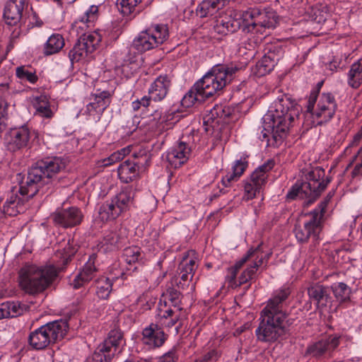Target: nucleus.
I'll use <instances>...</instances> for the list:
<instances>
[{"instance_id": "f257e3e1", "label": "nucleus", "mask_w": 362, "mask_h": 362, "mask_svg": "<svg viewBox=\"0 0 362 362\" xmlns=\"http://www.w3.org/2000/svg\"><path fill=\"white\" fill-rule=\"evenodd\" d=\"M278 20L274 11L260 12L256 9L243 12L230 11L216 19L214 28L217 33L221 35L233 33L240 29L246 33L267 35V30L274 29Z\"/></svg>"}, {"instance_id": "f03ea898", "label": "nucleus", "mask_w": 362, "mask_h": 362, "mask_svg": "<svg viewBox=\"0 0 362 362\" xmlns=\"http://www.w3.org/2000/svg\"><path fill=\"white\" fill-rule=\"evenodd\" d=\"M299 110L287 95L278 98L264 115L262 137L272 145H278L286 137L290 125L298 117Z\"/></svg>"}, {"instance_id": "7ed1b4c3", "label": "nucleus", "mask_w": 362, "mask_h": 362, "mask_svg": "<svg viewBox=\"0 0 362 362\" xmlns=\"http://www.w3.org/2000/svg\"><path fill=\"white\" fill-rule=\"evenodd\" d=\"M290 295L288 288L276 291L261 312V321L255 331L258 340L264 342L276 341L285 332L286 318V300Z\"/></svg>"}, {"instance_id": "20e7f679", "label": "nucleus", "mask_w": 362, "mask_h": 362, "mask_svg": "<svg viewBox=\"0 0 362 362\" xmlns=\"http://www.w3.org/2000/svg\"><path fill=\"white\" fill-rule=\"evenodd\" d=\"M62 269L52 264L26 265L19 272L20 288L30 295L40 293L53 283Z\"/></svg>"}, {"instance_id": "39448f33", "label": "nucleus", "mask_w": 362, "mask_h": 362, "mask_svg": "<svg viewBox=\"0 0 362 362\" xmlns=\"http://www.w3.org/2000/svg\"><path fill=\"white\" fill-rule=\"evenodd\" d=\"M239 68L234 64L214 66L195 83V88L201 90L206 99L223 90L234 78Z\"/></svg>"}, {"instance_id": "423d86ee", "label": "nucleus", "mask_w": 362, "mask_h": 362, "mask_svg": "<svg viewBox=\"0 0 362 362\" xmlns=\"http://www.w3.org/2000/svg\"><path fill=\"white\" fill-rule=\"evenodd\" d=\"M68 329L69 325L66 320H59L47 322L30 333L28 344L33 349H45L64 339Z\"/></svg>"}, {"instance_id": "0eeeda50", "label": "nucleus", "mask_w": 362, "mask_h": 362, "mask_svg": "<svg viewBox=\"0 0 362 362\" xmlns=\"http://www.w3.org/2000/svg\"><path fill=\"white\" fill-rule=\"evenodd\" d=\"M319 90L311 91L308 100L307 111L311 114L315 125H322L333 118L337 109L334 96L322 93L317 99Z\"/></svg>"}, {"instance_id": "6e6552de", "label": "nucleus", "mask_w": 362, "mask_h": 362, "mask_svg": "<svg viewBox=\"0 0 362 362\" xmlns=\"http://www.w3.org/2000/svg\"><path fill=\"white\" fill-rule=\"evenodd\" d=\"M327 201L320 202L317 207L308 214H305V220L303 226H296L294 233L298 241L306 243L311 238L315 244L320 240L322 218L326 211Z\"/></svg>"}, {"instance_id": "1a4fd4ad", "label": "nucleus", "mask_w": 362, "mask_h": 362, "mask_svg": "<svg viewBox=\"0 0 362 362\" xmlns=\"http://www.w3.org/2000/svg\"><path fill=\"white\" fill-rule=\"evenodd\" d=\"M135 192L132 186L124 187L110 202H105L99 209L103 221L116 219L122 213L129 210L134 204Z\"/></svg>"}, {"instance_id": "9d476101", "label": "nucleus", "mask_w": 362, "mask_h": 362, "mask_svg": "<svg viewBox=\"0 0 362 362\" xmlns=\"http://www.w3.org/2000/svg\"><path fill=\"white\" fill-rule=\"evenodd\" d=\"M169 37L167 25L154 24L143 30L133 40L132 46L140 52L158 47Z\"/></svg>"}, {"instance_id": "9b49d317", "label": "nucleus", "mask_w": 362, "mask_h": 362, "mask_svg": "<svg viewBox=\"0 0 362 362\" xmlns=\"http://www.w3.org/2000/svg\"><path fill=\"white\" fill-rule=\"evenodd\" d=\"M270 256V252L264 253L263 252L261 244L255 248H250L244 256L247 264L239 277V285L254 279L258 270H262L267 267Z\"/></svg>"}, {"instance_id": "f8f14e48", "label": "nucleus", "mask_w": 362, "mask_h": 362, "mask_svg": "<svg viewBox=\"0 0 362 362\" xmlns=\"http://www.w3.org/2000/svg\"><path fill=\"white\" fill-rule=\"evenodd\" d=\"M17 190L21 196H24L28 199L33 197L38 192L44 194L52 192L51 187L47 185L42 178L41 171L37 170L35 165L28 170L26 178L20 182Z\"/></svg>"}, {"instance_id": "ddd939ff", "label": "nucleus", "mask_w": 362, "mask_h": 362, "mask_svg": "<svg viewBox=\"0 0 362 362\" xmlns=\"http://www.w3.org/2000/svg\"><path fill=\"white\" fill-rule=\"evenodd\" d=\"M274 166V161L269 159L254 170L250 180L245 182L244 187L245 196L247 199H253L257 193L260 192L267 182L268 173Z\"/></svg>"}, {"instance_id": "4468645a", "label": "nucleus", "mask_w": 362, "mask_h": 362, "mask_svg": "<svg viewBox=\"0 0 362 362\" xmlns=\"http://www.w3.org/2000/svg\"><path fill=\"white\" fill-rule=\"evenodd\" d=\"M34 165L37 170L41 171L46 184L53 190L54 187L59 182L57 175L65 168L66 163L62 158L52 157L39 160Z\"/></svg>"}, {"instance_id": "2eb2a0df", "label": "nucleus", "mask_w": 362, "mask_h": 362, "mask_svg": "<svg viewBox=\"0 0 362 362\" xmlns=\"http://www.w3.org/2000/svg\"><path fill=\"white\" fill-rule=\"evenodd\" d=\"M54 223L63 228L76 226L83 221V214L81 210L76 206L57 210L51 215Z\"/></svg>"}, {"instance_id": "dca6fc26", "label": "nucleus", "mask_w": 362, "mask_h": 362, "mask_svg": "<svg viewBox=\"0 0 362 362\" xmlns=\"http://www.w3.org/2000/svg\"><path fill=\"white\" fill-rule=\"evenodd\" d=\"M195 255L194 251H189L180 262L178 271L181 280L179 282H177V279L174 280L178 288H184L186 286L185 282L192 281L194 272L198 267L197 259Z\"/></svg>"}, {"instance_id": "f3484780", "label": "nucleus", "mask_w": 362, "mask_h": 362, "mask_svg": "<svg viewBox=\"0 0 362 362\" xmlns=\"http://www.w3.org/2000/svg\"><path fill=\"white\" fill-rule=\"evenodd\" d=\"M28 0H8L5 4L3 17L8 25L18 26L23 17Z\"/></svg>"}, {"instance_id": "a211bd4d", "label": "nucleus", "mask_w": 362, "mask_h": 362, "mask_svg": "<svg viewBox=\"0 0 362 362\" xmlns=\"http://www.w3.org/2000/svg\"><path fill=\"white\" fill-rule=\"evenodd\" d=\"M33 136H36L35 132L30 131L27 126L13 129L7 138L8 148L13 151L24 148Z\"/></svg>"}, {"instance_id": "6ab92c4d", "label": "nucleus", "mask_w": 362, "mask_h": 362, "mask_svg": "<svg viewBox=\"0 0 362 362\" xmlns=\"http://www.w3.org/2000/svg\"><path fill=\"white\" fill-rule=\"evenodd\" d=\"M191 153V147L187 143L179 141L168 151L166 158L170 164L177 168L188 160Z\"/></svg>"}, {"instance_id": "aec40b11", "label": "nucleus", "mask_w": 362, "mask_h": 362, "mask_svg": "<svg viewBox=\"0 0 362 362\" xmlns=\"http://www.w3.org/2000/svg\"><path fill=\"white\" fill-rule=\"evenodd\" d=\"M16 187H13L8 194L3 205V212L10 216H16L25 210V204L28 201L24 196L19 197Z\"/></svg>"}, {"instance_id": "412c9836", "label": "nucleus", "mask_w": 362, "mask_h": 362, "mask_svg": "<svg viewBox=\"0 0 362 362\" xmlns=\"http://www.w3.org/2000/svg\"><path fill=\"white\" fill-rule=\"evenodd\" d=\"M96 259V255H91L83 269L77 274L74 279L70 281V286L74 288L78 289L86 284L90 282L94 277L96 272L95 266V261Z\"/></svg>"}, {"instance_id": "4be33fe9", "label": "nucleus", "mask_w": 362, "mask_h": 362, "mask_svg": "<svg viewBox=\"0 0 362 362\" xmlns=\"http://www.w3.org/2000/svg\"><path fill=\"white\" fill-rule=\"evenodd\" d=\"M165 340L163 329L156 323H151L142 331V342L149 348L161 346Z\"/></svg>"}, {"instance_id": "5701e85b", "label": "nucleus", "mask_w": 362, "mask_h": 362, "mask_svg": "<svg viewBox=\"0 0 362 362\" xmlns=\"http://www.w3.org/2000/svg\"><path fill=\"white\" fill-rule=\"evenodd\" d=\"M322 192H318V189H314L310 182H303L298 180L290 189L286 194L288 199H295L296 198L304 199L307 197H316Z\"/></svg>"}, {"instance_id": "b1692460", "label": "nucleus", "mask_w": 362, "mask_h": 362, "mask_svg": "<svg viewBox=\"0 0 362 362\" xmlns=\"http://www.w3.org/2000/svg\"><path fill=\"white\" fill-rule=\"evenodd\" d=\"M171 81L167 75H161L151 83L148 89V95L154 101L164 99L169 90Z\"/></svg>"}, {"instance_id": "393cba45", "label": "nucleus", "mask_w": 362, "mask_h": 362, "mask_svg": "<svg viewBox=\"0 0 362 362\" xmlns=\"http://www.w3.org/2000/svg\"><path fill=\"white\" fill-rule=\"evenodd\" d=\"M339 344V337L337 336H329L322 339L308 347L307 351L313 356H320L327 351L336 349Z\"/></svg>"}, {"instance_id": "a878e982", "label": "nucleus", "mask_w": 362, "mask_h": 362, "mask_svg": "<svg viewBox=\"0 0 362 362\" xmlns=\"http://www.w3.org/2000/svg\"><path fill=\"white\" fill-rule=\"evenodd\" d=\"M182 308H163V305H159L156 315V323L160 327L170 328L174 326L180 319V313Z\"/></svg>"}, {"instance_id": "bb28decb", "label": "nucleus", "mask_w": 362, "mask_h": 362, "mask_svg": "<svg viewBox=\"0 0 362 362\" xmlns=\"http://www.w3.org/2000/svg\"><path fill=\"white\" fill-rule=\"evenodd\" d=\"M117 171L119 180L124 183L133 182L139 176V165L129 160L122 163L118 167Z\"/></svg>"}, {"instance_id": "cd10ccee", "label": "nucleus", "mask_w": 362, "mask_h": 362, "mask_svg": "<svg viewBox=\"0 0 362 362\" xmlns=\"http://www.w3.org/2000/svg\"><path fill=\"white\" fill-rule=\"evenodd\" d=\"M99 16V6L96 5L90 6L79 18L74 21L72 28L74 30L84 29L93 25V23L98 20Z\"/></svg>"}, {"instance_id": "c85d7f7f", "label": "nucleus", "mask_w": 362, "mask_h": 362, "mask_svg": "<svg viewBox=\"0 0 362 362\" xmlns=\"http://www.w3.org/2000/svg\"><path fill=\"white\" fill-rule=\"evenodd\" d=\"M230 0H204L197 8V14L201 18L213 16L223 8Z\"/></svg>"}, {"instance_id": "c756f323", "label": "nucleus", "mask_w": 362, "mask_h": 362, "mask_svg": "<svg viewBox=\"0 0 362 362\" xmlns=\"http://www.w3.org/2000/svg\"><path fill=\"white\" fill-rule=\"evenodd\" d=\"M278 61V57L274 52H269L257 63L255 74L260 77L270 73Z\"/></svg>"}, {"instance_id": "7c9ffc66", "label": "nucleus", "mask_w": 362, "mask_h": 362, "mask_svg": "<svg viewBox=\"0 0 362 362\" xmlns=\"http://www.w3.org/2000/svg\"><path fill=\"white\" fill-rule=\"evenodd\" d=\"M347 83L354 88H358L362 84V59L354 62L347 73Z\"/></svg>"}, {"instance_id": "2f4dec72", "label": "nucleus", "mask_w": 362, "mask_h": 362, "mask_svg": "<svg viewBox=\"0 0 362 362\" xmlns=\"http://www.w3.org/2000/svg\"><path fill=\"white\" fill-rule=\"evenodd\" d=\"M181 302V293L173 287H169L163 293L159 305H163V308H168V305L173 306V309L181 308L180 303Z\"/></svg>"}, {"instance_id": "473e14b6", "label": "nucleus", "mask_w": 362, "mask_h": 362, "mask_svg": "<svg viewBox=\"0 0 362 362\" xmlns=\"http://www.w3.org/2000/svg\"><path fill=\"white\" fill-rule=\"evenodd\" d=\"M325 171L321 168L317 167L309 170L305 175V178L308 182H310L314 189H318V192H322L329 182V180L326 182H320V180L324 176Z\"/></svg>"}, {"instance_id": "72a5a7b5", "label": "nucleus", "mask_w": 362, "mask_h": 362, "mask_svg": "<svg viewBox=\"0 0 362 362\" xmlns=\"http://www.w3.org/2000/svg\"><path fill=\"white\" fill-rule=\"evenodd\" d=\"M64 46V40L59 34L52 35L47 40L44 54L45 55H52L58 53Z\"/></svg>"}, {"instance_id": "f704fd0d", "label": "nucleus", "mask_w": 362, "mask_h": 362, "mask_svg": "<svg viewBox=\"0 0 362 362\" xmlns=\"http://www.w3.org/2000/svg\"><path fill=\"white\" fill-rule=\"evenodd\" d=\"M308 294L310 298L317 305L323 300H327L329 298V293L327 288L320 284H315L308 288Z\"/></svg>"}, {"instance_id": "c9c22d12", "label": "nucleus", "mask_w": 362, "mask_h": 362, "mask_svg": "<svg viewBox=\"0 0 362 362\" xmlns=\"http://www.w3.org/2000/svg\"><path fill=\"white\" fill-rule=\"evenodd\" d=\"M124 238L117 231H111L106 234L102 241V247L104 250H113L118 248L122 243Z\"/></svg>"}, {"instance_id": "e433bc0d", "label": "nucleus", "mask_w": 362, "mask_h": 362, "mask_svg": "<svg viewBox=\"0 0 362 362\" xmlns=\"http://www.w3.org/2000/svg\"><path fill=\"white\" fill-rule=\"evenodd\" d=\"M103 344L108 349L113 350L115 352L118 347L124 344L122 332L116 329L111 330L108 334L107 338Z\"/></svg>"}, {"instance_id": "4c0bfd02", "label": "nucleus", "mask_w": 362, "mask_h": 362, "mask_svg": "<svg viewBox=\"0 0 362 362\" xmlns=\"http://www.w3.org/2000/svg\"><path fill=\"white\" fill-rule=\"evenodd\" d=\"M202 91L195 88V84L184 95L181 100L182 105L185 107H192L195 102H203L206 100L205 97L201 94Z\"/></svg>"}, {"instance_id": "58836bf2", "label": "nucleus", "mask_w": 362, "mask_h": 362, "mask_svg": "<svg viewBox=\"0 0 362 362\" xmlns=\"http://www.w3.org/2000/svg\"><path fill=\"white\" fill-rule=\"evenodd\" d=\"M80 41L86 47L90 53L94 52L101 41V36L96 32L82 33L79 37Z\"/></svg>"}, {"instance_id": "ea45409f", "label": "nucleus", "mask_w": 362, "mask_h": 362, "mask_svg": "<svg viewBox=\"0 0 362 362\" xmlns=\"http://www.w3.org/2000/svg\"><path fill=\"white\" fill-rule=\"evenodd\" d=\"M16 75L21 81L29 82L32 84H35L38 80L35 71L31 67L26 66L17 67L16 69Z\"/></svg>"}, {"instance_id": "a19ab883", "label": "nucleus", "mask_w": 362, "mask_h": 362, "mask_svg": "<svg viewBox=\"0 0 362 362\" xmlns=\"http://www.w3.org/2000/svg\"><path fill=\"white\" fill-rule=\"evenodd\" d=\"M89 53L90 52L88 51L84 43L83 44L78 39L74 47L69 51V57L73 64L74 62L85 59Z\"/></svg>"}, {"instance_id": "79ce46f5", "label": "nucleus", "mask_w": 362, "mask_h": 362, "mask_svg": "<svg viewBox=\"0 0 362 362\" xmlns=\"http://www.w3.org/2000/svg\"><path fill=\"white\" fill-rule=\"evenodd\" d=\"M115 355L113 350L108 349L103 343L99 344L92 356V362H108Z\"/></svg>"}, {"instance_id": "37998d69", "label": "nucleus", "mask_w": 362, "mask_h": 362, "mask_svg": "<svg viewBox=\"0 0 362 362\" xmlns=\"http://www.w3.org/2000/svg\"><path fill=\"white\" fill-rule=\"evenodd\" d=\"M33 105L37 113L44 117L49 118L52 116V112L49 107V102L45 96L37 97L35 99Z\"/></svg>"}, {"instance_id": "c03bdc74", "label": "nucleus", "mask_w": 362, "mask_h": 362, "mask_svg": "<svg viewBox=\"0 0 362 362\" xmlns=\"http://www.w3.org/2000/svg\"><path fill=\"white\" fill-rule=\"evenodd\" d=\"M335 298L340 302H345L350 298L351 288L343 282L334 283L331 286Z\"/></svg>"}, {"instance_id": "a18cd8bd", "label": "nucleus", "mask_w": 362, "mask_h": 362, "mask_svg": "<svg viewBox=\"0 0 362 362\" xmlns=\"http://www.w3.org/2000/svg\"><path fill=\"white\" fill-rule=\"evenodd\" d=\"M110 93L109 91L103 90L98 93H94L91 95L90 100L94 102L99 111H104L110 104Z\"/></svg>"}, {"instance_id": "49530a36", "label": "nucleus", "mask_w": 362, "mask_h": 362, "mask_svg": "<svg viewBox=\"0 0 362 362\" xmlns=\"http://www.w3.org/2000/svg\"><path fill=\"white\" fill-rule=\"evenodd\" d=\"M10 317H16L28 311L30 306L18 301L6 302Z\"/></svg>"}, {"instance_id": "de8ad7c7", "label": "nucleus", "mask_w": 362, "mask_h": 362, "mask_svg": "<svg viewBox=\"0 0 362 362\" xmlns=\"http://www.w3.org/2000/svg\"><path fill=\"white\" fill-rule=\"evenodd\" d=\"M141 0H117V7L124 16L133 13Z\"/></svg>"}, {"instance_id": "09e8293b", "label": "nucleus", "mask_w": 362, "mask_h": 362, "mask_svg": "<svg viewBox=\"0 0 362 362\" xmlns=\"http://www.w3.org/2000/svg\"><path fill=\"white\" fill-rule=\"evenodd\" d=\"M141 255V249L136 246H132L124 250L122 257L127 264H131L138 262Z\"/></svg>"}, {"instance_id": "8fccbe9b", "label": "nucleus", "mask_w": 362, "mask_h": 362, "mask_svg": "<svg viewBox=\"0 0 362 362\" xmlns=\"http://www.w3.org/2000/svg\"><path fill=\"white\" fill-rule=\"evenodd\" d=\"M112 284L109 279H101L98 281L97 295L100 298H107L112 291Z\"/></svg>"}, {"instance_id": "3c124183", "label": "nucleus", "mask_w": 362, "mask_h": 362, "mask_svg": "<svg viewBox=\"0 0 362 362\" xmlns=\"http://www.w3.org/2000/svg\"><path fill=\"white\" fill-rule=\"evenodd\" d=\"M247 264V262L246 261L245 257H243L240 260L237 262L235 265L228 270V274L226 276V281L228 282L230 286H233L235 284V278L239 269L245 264Z\"/></svg>"}, {"instance_id": "603ef678", "label": "nucleus", "mask_w": 362, "mask_h": 362, "mask_svg": "<svg viewBox=\"0 0 362 362\" xmlns=\"http://www.w3.org/2000/svg\"><path fill=\"white\" fill-rule=\"evenodd\" d=\"M247 167V161L246 160V158H241L235 161V163L233 165L232 170L235 173V174L238 175L240 177L243 175Z\"/></svg>"}, {"instance_id": "864d4df0", "label": "nucleus", "mask_w": 362, "mask_h": 362, "mask_svg": "<svg viewBox=\"0 0 362 362\" xmlns=\"http://www.w3.org/2000/svg\"><path fill=\"white\" fill-rule=\"evenodd\" d=\"M152 99L148 96H144L140 100H136L132 103V107L134 111L139 110L141 107H147Z\"/></svg>"}, {"instance_id": "5fc2aeb1", "label": "nucleus", "mask_w": 362, "mask_h": 362, "mask_svg": "<svg viewBox=\"0 0 362 362\" xmlns=\"http://www.w3.org/2000/svg\"><path fill=\"white\" fill-rule=\"evenodd\" d=\"M239 179V176L232 170V172L228 173L221 180L222 184L225 187H228L230 185L232 182H235Z\"/></svg>"}, {"instance_id": "6e6d98bb", "label": "nucleus", "mask_w": 362, "mask_h": 362, "mask_svg": "<svg viewBox=\"0 0 362 362\" xmlns=\"http://www.w3.org/2000/svg\"><path fill=\"white\" fill-rule=\"evenodd\" d=\"M98 108L99 107H98V105H96L94 102L91 101L86 105V112L88 115L94 116L95 115H98L99 117L100 115H101L104 111H99Z\"/></svg>"}, {"instance_id": "4d7b16f0", "label": "nucleus", "mask_w": 362, "mask_h": 362, "mask_svg": "<svg viewBox=\"0 0 362 362\" xmlns=\"http://www.w3.org/2000/svg\"><path fill=\"white\" fill-rule=\"evenodd\" d=\"M122 154L119 152H114L107 159L104 160L105 165H112L117 161L122 160Z\"/></svg>"}, {"instance_id": "13d9d810", "label": "nucleus", "mask_w": 362, "mask_h": 362, "mask_svg": "<svg viewBox=\"0 0 362 362\" xmlns=\"http://www.w3.org/2000/svg\"><path fill=\"white\" fill-rule=\"evenodd\" d=\"M176 356L175 351H170L164 354L159 362H175Z\"/></svg>"}, {"instance_id": "bf43d9fd", "label": "nucleus", "mask_w": 362, "mask_h": 362, "mask_svg": "<svg viewBox=\"0 0 362 362\" xmlns=\"http://www.w3.org/2000/svg\"><path fill=\"white\" fill-rule=\"evenodd\" d=\"M329 69L332 71H336L338 69H342L341 62L338 59H333V60L329 64Z\"/></svg>"}, {"instance_id": "052dcab7", "label": "nucleus", "mask_w": 362, "mask_h": 362, "mask_svg": "<svg viewBox=\"0 0 362 362\" xmlns=\"http://www.w3.org/2000/svg\"><path fill=\"white\" fill-rule=\"evenodd\" d=\"M76 250L74 248H71L69 247L68 248L64 249V262L66 264L68 262V261L70 259V258L75 254Z\"/></svg>"}, {"instance_id": "680f3d73", "label": "nucleus", "mask_w": 362, "mask_h": 362, "mask_svg": "<svg viewBox=\"0 0 362 362\" xmlns=\"http://www.w3.org/2000/svg\"><path fill=\"white\" fill-rule=\"evenodd\" d=\"M10 317L7 303H3L0 305V320Z\"/></svg>"}, {"instance_id": "e2e57ef3", "label": "nucleus", "mask_w": 362, "mask_h": 362, "mask_svg": "<svg viewBox=\"0 0 362 362\" xmlns=\"http://www.w3.org/2000/svg\"><path fill=\"white\" fill-rule=\"evenodd\" d=\"M21 22L18 26H14V30L11 33V40L12 42H15L21 35Z\"/></svg>"}, {"instance_id": "0e129e2a", "label": "nucleus", "mask_w": 362, "mask_h": 362, "mask_svg": "<svg viewBox=\"0 0 362 362\" xmlns=\"http://www.w3.org/2000/svg\"><path fill=\"white\" fill-rule=\"evenodd\" d=\"M217 352L215 350H211L206 354L203 357L202 362H209L214 360L216 358Z\"/></svg>"}, {"instance_id": "69168bd1", "label": "nucleus", "mask_w": 362, "mask_h": 362, "mask_svg": "<svg viewBox=\"0 0 362 362\" xmlns=\"http://www.w3.org/2000/svg\"><path fill=\"white\" fill-rule=\"evenodd\" d=\"M8 126L7 116L0 117V134L6 130Z\"/></svg>"}, {"instance_id": "338daca9", "label": "nucleus", "mask_w": 362, "mask_h": 362, "mask_svg": "<svg viewBox=\"0 0 362 362\" xmlns=\"http://www.w3.org/2000/svg\"><path fill=\"white\" fill-rule=\"evenodd\" d=\"M7 116V104L4 100L0 98V117Z\"/></svg>"}, {"instance_id": "774afa93", "label": "nucleus", "mask_w": 362, "mask_h": 362, "mask_svg": "<svg viewBox=\"0 0 362 362\" xmlns=\"http://www.w3.org/2000/svg\"><path fill=\"white\" fill-rule=\"evenodd\" d=\"M361 141H362V125L359 131L355 134L354 136V143L358 144Z\"/></svg>"}]
</instances>
